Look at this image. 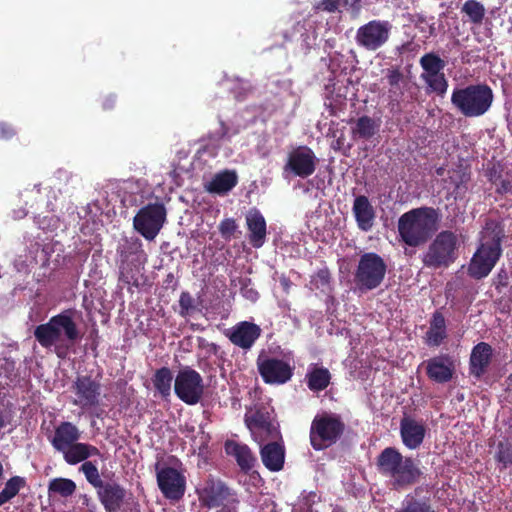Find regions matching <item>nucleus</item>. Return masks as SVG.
Here are the masks:
<instances>
[{"instance_id": "1", "label": "nucleus", "mask_w": 512, "mask_h": 512, "mask_svg": "<svg viewBox=\"0 0 512 512\" xmlns=\"http://www.w3.org/2000/svg\"><path fill=\"white\" fill-rule=\"evenodd\" d=\"M440 220L438 208L423 206L411 209L398 219L400 239L410 247L424 245L438 230Z\"/></svg>"}, {"instance_id": "2", "label": "nucleus", "mask_w": 512, "mask_h": 512, "mask_svg": "<svg viewBox=\"0 0 512 512\" xmlns=\"http://www.w3.org/2000/svg\"><path fill=\"white\" fill-rule=\"evenodd\" d=\"M376 469L390 480L396 491L405 490L418 483L423 472L411 457H405L395 447H386L376 458Z\"/></svg>"}, {"instance_id": "3", "label": "nucleus", "mask_w": 512, "mask_h": 512, "mask_svg": "<svg viewBox=\"0 0 512 512\" xmlns=\"http://www.w3.org/2000/svg\"><path fill=\"white\" fill-rule=\"evenodd\" d=\"M62 333L71 345H74L80 338L79 329L74 321V311L71 309L52 316L47 323L40 324L34 329V337L38 343L47 349L55 346L56 355L64 359L69 346L57 344L62 339Z\"/></svg>"}, {"instance_id": "4", "label": "nucleus", "mask_w": 512, "mask_h": 512, "mask_svg": "<svg viewBox=\"0 0 512 512\" xmlns=\"http://www.w3.org/2000/svg\"><path fill=\"white\" fill-rule=\"evenodd\" d=\"M346 424L343 417L334 412L323 411L315 415L309 431L310 445L315 451L335 445L344 435Z\"/></svg>"}, {"instance_id": "5", "label": "nucleus", "mask_w": 512, "mask_h": 512, "mask_svg": "<svg viewBox=\"0 0 512 512\" xmlns=\"http://www.w3.org/2000/svg\"><path fill=\"white\" fill-rule=\"evenodd\" d=\"M501 241V231L485 232L483 242L468 265L467 273L471 278L481 280L490 274L502 254Z\"/></svg>"}, {"instance_id": "6", "label": "nucleus", "mask_w": 512, "mask_h": 512, "mask_svg": "<svg viewBox=\"0 0 512 512\" xmlns=\"http://www.w3.org/2000/svg\"><path fill=\"white\" fill-rule=\"evenodd\" d=\"M196 492L203 507L219 508L216 512H239L237 492L220 479L209 476Z\"/></svg>"}, {"instance_id": "7", "label": "nucleus", "mask_w": 512, "mask_h": 512, "mask_svg": "<svg viewBox=\"0 0 512 512\" xmlns=\"http://www.w3.org/2000/svg\"><path fill=\"white\" fill-rule=\"evenodd\" d=\"M493 101L492 89L486 84L454 89L451 102L465 117L485 114Z\"/></svg>"}, {"instance_id": "8", "label": "nucleus", "mask_w": 512, "mask_h": 512, "mask_svg": "<svg viewBox=\"0 0 512 512\" xmlns=\"http://www.w3.org/2000/svg\"><path fill=\"white\" fill-rule=\"evenodd\" d=\"M458 236L451 230H443L429 244L422 255V263L431 269L447 268L458 258Z\"/></svg>"}, {"instance_id": "9", "label": "nucleus", "mask_w": 512, "mask_h": 512, "mask_svg": "<svg viewBox=\"0 0 512 512\" xmlns=\"http://www.w3.org/2000/svg\"><path fill=\"white\" fill-rule=\"evenodd\" d=\"M387 273L385 260L375 252H365L358 260L353 273L355 288L361 293L377 289Z\"/></svg>"}, {"instance_id": "10", "label": "nucleus", "mask_w": 512, "mask_h": 512, "mask_svg": "<svg viewBox=\"0 0 512 512\" xmlns=\"http://www.w3.org/2000/svg\"><path fill=\"white\" fill-rule=\"evenodd\" d=\"M166 219V209L161 203H149L142 207L133 219V226L145 239L153 240Z\"/></svg>"}, {"instance_id": "11", "label": "nucleus", "mask_w": 512, "mask_h": 512, "mask_svg": "<svg viewBox=\"0 0 512 512\" xmlns=\"http://www.w3.org/2000/svg\"><path fill=\"white\" fill-rule=\"evenodd\" d=\"M244 420L254 440L259 444L268 440H281L278 424L272 421L271 413L265 407L246 413Z\"/></svg>"}, {"instance_id": "12", "label": "nucleus", "mask_w": 512, "mask_h": 512, "mask_svg": "<svg viewBox=\"0 0 512 512\" xmlns=\"http://www.w3.org/2000/svg\"><path fill=\"white\" fill-rule=\"evenodd\" d=\"M174 392L184 403L197 404L204 393L202 376L190 367L181 369L175 378Z\"/></svg>"}, {"instance_id": "13", "label": "nucleus", "mask_w": 512, "mask_h": 512, "mask_svg": "<svg viewBox=\"0 0 512 512\" xmlns=\"http://www.w3.org/2000/svg\"><path fill=\"white\" fill-rule=\"evenodd\" d=\"M391 29L389 21L371 20L357 29L355 41L367 51H376L387 43Z\"/></svg>"}, {"instance_id": "14", "label": "nucleus", "mask_w": 512, "mask_h": 512, "mask_svg": "<svg viewBox=\"0 0 512 512\" xmlns=\"http://www.w3.org/2000/svg\"><path fill=\"white\" fill-rule=\"evenodd\" d=\"M258 372L266 384H285L293 376V367L286 361L270 357L264 352L256 360Z\"/></svg>"}, {"instance_id": "15", "label": "nucleus", "mask_w": 512, "mask_h": 512, "mask_svg": "<svg viewBox=\"0 0 512 512\" xmlns=\"http://www.w3.org/2000/svg\"><path fill=\"white\" fill-rule=\"evenodd\" d=\"M72 403L81 409H91L100 404L101 383L89 375H78L71 385Z\"/></svg>"}, {"instance_id": "16", "label": "nucleus", "mask_w": 512, "mask_h": 512, "mask_svg": "<svg viewBox=\"0 0 512 512\" xmlns=\"http://www.w3.org/2000/svg\"><path fill=\"white\" fill-rule=\"evenodd\" d=\"M156 479L159 490L166 499L179 501L186 491V477L176 468L160 467L156 464Z\"/></svg>"}, {"instance_id": "17", "label": "nucleus", "mask_w": 512, "mask_h": 512, "mask_svg": "<svg viewBox=\"0 0 512 512\" xmlns=\"http://www.w3.org/2000/svg\"><path fill=\"white\" fill-rule=\"evenodd\" d=\"M317 161L318 159L310 147L298 146L288 153L284 171L304 179L315 172Z\"/></svg>"}, {"instance_id": "18", "label": "nucleus", "mask_w": 512, "mask_h": 512, "mask_svg": "<svg viewBox=\"0 0 512 512\" xmlns=\"http://www.w3.org/2000/svg\"><path fill=\"white\" fill-rule=\"evenodd\" d=\"M261 333L262 330L259 325L249 321H241L234 325L226 333V336L235 346L243 350H249L260 338Z\"/></svg>"}, {"instance_id": "19", "label": "nucleus", "mask_w": 512, "mask_h": 512, "mask_svg": "<svg viewBox=\"0 0 512 512\" xmlns=\"http://www.w3.org/2000/svg\"><path fill=\"white\" fill-rule=\"evenodd\" d=\"M455 366L452 357L448 354H440L426 361V374L436 383L449 382L454 374Z\"/></svg>"}, {"instance_id": "20", "label": "nucleus", "mask_w": 512, "mask_h": 512, "mask_svg": "<svg viewBox=\"0 0 512 512\" xmlns=\"http://www.w3.org/2000/svg\"><path fill=\"white\" fill-rule=\"evenodd\" d=\"M426 435V427L423 421H418L411 416L404 415L400 421V436L403 444L411 450L421 446Z\"/></svg>"}, {"instance_id": "21", "label": "nucleus", "mask_w": 512, "mask_h": 512, "mask_svg": "<svg viewBox=\"0 0 512 512\" xmlns=\"http://www.w3.org/2000/svg\"><path fill=\"white\" fill-rule=\"evenodd\" d=\"M260 444V457L263 465L271 472L283 469L285 463V446L283 440H268Z\"/></svg>"}, {"instance_id": "22", "label": "nucleus", "mask_w": 512, "mask_h": 512, "mask_svg": "<svg viewBox=\"0 0 512 512\" xmlns=\"http://www.w3.org/2000/svg\"><path fill=\"white\" fill-rule=\"evenodd\" d=\"M493 349L486 342L476 344L470 354L469 372L472 376L480 379L486 372L492 361Z\"/></svg>"}, {"instance_id": "23", "label": "nucleus", "mask_w": 512, "mask_h": 512, "mask_svg": "<svg viewBox=\"0 0 512 512\" xmlns=\"http://www.w3.org/2000/svg\"><path fill=\"white\" fill-rule=\"evenodd\" d=\"M97 495L106 512H118L124 503L126 491L120 484L111 482L97 489Z\"/></svg>"}, {"instance_id": "24", "label": "nucleus", "mask_w": 512, "mask_h": 512, "mask_svg": "<svg viewBox=\"0 0 512 512\" xmlns=\"http://www.w3.org/2000/svg\"><path fill=\"white\" fill-rule=\"evenodd\" d=\"M246 225L249 231V242L254 248L264 245L267 225L264 216L257 209L250 210L246 215Z\"/></svg>"}, {"instance_id": "25", "label": "nucleus", "mask_w": 512, "mask_h": 512, "mask_svg": "<svg viewBox=\"0 0 512 512\" xmlns=\"http://www.w3.org/2000/svg\"><path fill=\"white\" fill-rule=\"evenodd\" d=\"M352 212L360 230L368 232L374 225L375 210L365 195H359L354 199Z\"/></svg>"}, {"instance_id": "26", "label": "nucleus", "mask_w": 512, "mask_h": 512, "mask_svg": "<svg viewBox=\"0 0 512 512\" xmlns=\"http://www.w3.org/2000/svg\"><path fill=\"white\" fill-rule=\"evenodd\" d=\"M81 433L76 425L71 422H61L54 431V436L50 440L53 448L58 452H64V449L77 442Z\"/></svg>"}, {"instance_id": "27", "label": "nucleus", "mask_w": 512, "mask_h": 512, "mask_svg": "<svg viewBox=\"0 0 512 512\" xmlns=\"http://www.w3.org/2000/svg\"><path fill=\"white\" fill-rule=\"evenodd\" d=\"M238 183V176L234 170H223L216 173L205 185V190L211 194L224 196Z\"/></svg>"}, {"instance_id": "28", "label": "nucleus", "mask_w": 512, "mask_h": 512, "mask_svg": "<svg viewBox=\"0 0 512 512\" xmlns=\"http://www.w3.org/2000/svg\"><path fill=\"white\" fill-rule=\"evenodd\" d=\"M225 450L227 454L235 458L241 471L246 474L254 468L257 462V458L246 444L229 441L225 445Z\"/></svg>"}, {"instance_id": "29", "label": "nucleus", "mask_w": 512, "mask_h": 512, "mask_svg": "<svg viewBox=\"0 0 512 512\" xmlns=\"http://www.w3.org/2000/svg\"><path fill=\"white\" fill-rule=\"evenodd\" d=\"M429 328L425 334V343L429 347H438L447 338V326L444 315L436 310L430 319Z\"/></svg>"}, {"instance_id": "30", "label": "nucleus", "mask_w": 512, "mask_h": 512, "mask_svg": "<svg viewBox=\"0 0 512 512\" xmlns=\"http://www.w3.org/2000/svg\"><path fill=\"white\" fill-rule=\"evenodd\" d=\"M63 458L69 465H76L92 456H100V450L91 444L75 442L64 449Z\"/></svg>"}, {"instance_id": "31", "label": "nucleus", "mask_w": 512, "mask_h": 512, "mask_svg": "<svg viewBox=\"0 0 512 512\" xmlns=\"http://www.w3.org/2000/svg\"><path fill=\"white\" fill-rule=\"evenodd\" d=\"M422 491V487H416L412 494L405 496L394 512H436L429 497H418Z\"/></svg>"}, {"instance_id": "32", "label": "nucleus", "mask_w": 512, "mask_h": 512, "mask_svg": "<svg viewBox=\"0 0 512 512\" xmlns=\"http://www.w3.org/2000/svg\"><path fill=\"white\" fill-rule=\"evenodd\" d=\"M305 381L310 391L320 392L330 385L331 373L323 366L311 364L305 375Z\"/></svg>"}, {"instance_id": "33", "label": "nucleus", "mask_w": 512, "mask_h": 512, "mask_svg": "<svg viewBox=\"0 0 512 512\" xmlns=\"http://www.w3.org/2000/svg\"><path fill=\"white\" fill-rule=\"evenodd\" d=\"M381 120L372 118L368 115L359 117L355 125L352 127L351 132L354 139L370 140L373 138L380 129Z\"/></svg>"}, {"instance_id": "34", "label": "nucleus", "mask_w": 512, "mask_h": 512, "mask_svg": "<svg viewBox=\"0 0 512 512\" xmlns=\"http://www.w3.org/2000/svg\"><path fill=\"white\" fill-rule=\"evenodd\" d=\"M172 381L173 374L168 367L157 369L152 378L154 388L163 398L170 396Z\"/></svg>"}, {"instance_id": "35", "label": "nucleus", "mask_w": 512, "mask_h": 512, "mask_svg": "<svg viewBox=\"0 0 512 512\" xmlns=\"http://www.w3.org/2000/svg\"><path fill=\"white\" fill-rule=\"evenodd\" d=\"M142 242L137 237H130L123 239L122 243L117 248V253L121 262H130L133 256L142 253Z\"/></svg>"}, {"instance_id": "36", "label": "nucleus", "mask_w": 512, "mask_h": 512, "mask_svg": "<svg viewBox=\"0 0 512 512\" xmlns=\"http://www.w3.org/2000/svg\"><path fill=\"white\" fill-rule=\"evenodd\" d=\"M461 12L468 17V21L474 25H481L486 15V9L484 5L477 0H467L462 8Z\"/></svg>"}, {"instance_id": "37", "label": "nucleus", "mask_w": 512, "mask_h": 512, "mask_svg": "<svg viewBox=\"0 0 512 512\" xmlns=\"http://www.w3.org/2000/svg\"><path fill=\"white\" fill-rule=\"evenodd\" d=\"M49 494H57L61 497H69L76 491V484L68 478H54L49 482Z\"/></svg>"}, {"instance_id": "38", "label": "nucleus", "mask_w": 512, "mask_h": 512, "mask_svg": "<svg viewBox=\"0 0 512 512\" xmlns=\"http://www.w3.org/2000/svg\"><path fill=\"white\" fill-rule=\"evenodd\" d=\"M419 62L426 75L442 73L446 66V62L433 52L424 54Z\"/></svg>"}, {"instance_id": "39", "label": "nucleus", "mask_w": 512, "mask_h": 512, "mask_svg": "<svg viewBox=\"0 0 512 512\" xmlns=\"http://www.w3.org/2000/svg\"><path fill=\"white\" fill-rule=\"evenodd\" d=\"M494 459L502 465L501 470L512 465V444L507 439L498 442Z\"/></svg>"}, {"instance_id": "40", "label": "nucleus", "mask_w": 512, "mask_h": 512, "mask_svg": "<svg viewBox=\"0 0 512 512\" xmlns=\"http://www.w3.org/2000/svg\"><path fill=\"white\" fill-rule=\"evenodd\" d=\"M331 273L327 267L319 269L311 277V285L322 292H329L331 290Z\"/></svg>"}, {"instance_id": "41", "label": "nucleus", "mask_w": 512, "mask_h": 512, "mask_svg": "<svg viewBox=\"0 0 512 512\" xmlns=\"http://www.w3.org/2000/svg\"><path fill=\"white\" fill-rule=\"evenodd\" d=\"M80 471L83 472L85 478L89 484H91L94 488L99 489L102 488L104 482L102 481L98 468L91 461H85L81 467Z\"/></svg>"}, {"instance_id": "42", "label": "nucleus", "mask_w": 512, "mask_h": 512, "mask_svg": "<svg viewBox=\"0 0 512 512\" xmlns=\"http://www.w3.org/2000/svg\"><path fill=\"white\" fill-rule=\"evenodd\" d=\"M423 78L433 92H436L438 95L446 93L448 82L443 72L436 75H423Z\"/></svg>"}, {"instance_id": "43", "label": "nucleus", "mask_w": 512, "mask_h": 512, "mask_svg": "<svg viewBox=\"0 0 512 512\" xmlns=\"http://www.w3.org/2000/svg\"><path fill=\"white\" fill-rule=\"evenodd\" d=\"M410 22L414 24L415 28L420 32L426 34V37H430L434 34L435 23L430 22L426 15L423 13H414L410 15Z\"/></svg>"}, {"instance_id": "44", "label": "nucleus", "mask_w": 512, "mask_h": 512, "mask_svg": "<svg viewBox=\"0 0 512 512\" xmlns=\"http://www.w3.org/2000/svg\"><path fill=\"white\" fill-rule=\"evenodd\" d=\"M27 485L26 479L21 476H13L9 478L4 486L2 492L5 494L7 499L10 501L18 495L19 491L25 488Z\"/></svg>"}, {"instance_id": "45", "label": "nucleus", "mask_w": 512, "mask_h": 512, "mask_svg": "<svg viewBox=\"0 0 512 512\" xmlns=\"http://www.w3.org/2000/svg\"><path fill=\"white\" fill-rule=\"evenodd\" d=\"M138 270L132 268L130 262H121L119 265V281L126 285H138Z\"/></svg>"}, {"instance_id": "46", "label": "nucleus", "mask_w": 512, "mask_h": 512, "mask_svg": "<svg viewBox=\"0 0 512 512\" xmlns=\"http://www.w3.org/2000/svg\"><path fill=\"white\" fill-rule=\"evenodd\" d=\"M179 306H180L179 314L182 317L191 315L196 309L195 300L191 296V294L187 291H183L180 294Z\"/></svg>"}, {"instance_id": "47", "label": "nucleus", "mask_w": 512, "mask_h": 512, "mask_svg": "<svg viewBox=\"0 0 512 512\" xmlns=\"http://www.w3.org/2000/svg\"><path fill=\"white\" fill-rule=\"evenodd\" d=\"M238 228V225L233 218H225L223 219L218 226L219 233L221 237L226 240L230 241L236 232Z\"/></svg>"}, {"instance_id": "48", "label": "nucleus", "mask_w": 512, "mask_h": 512, "mask_svg": "<svg viewBox=\"0 0 512 512\" xmlns=\"http://www.w3.org/2000/svg\"><path fill=\"white\" fill-rule=\"evenodd\" d=\"M340 3L341 0H321L315 5V9L317 11L334 13L338 9Z\"/></svg>"}, {"instance_id": "49", "label": "nucleus", "mask_w": 512, "mask_h": 512, "mask_svg": "<svg viewBox=\"0 0 512 512\" xmlns=\"http://www.w3.org/2000/svg\"><path fill=\"white\" fill-rule=\"evenodd\" d=\"M343 6L353 18H357L362 8V0H341Z\"/></svg>"}, {"instance_id": "50", "label": "nucleus", "mask_w": 512, "mask_h": 512, "mask_svg": "<svg viewBox=\"0 0 512 512\" xmlns=\"http://www.w3.org/2000/svg\"><path fill=\"white\" fill-rule=\"evenodd\" d=\"M386 77L391 87H397L403 79V74L398 68H393L387 70Z\"/></svg>"}, {"instance_id": "51", "label": "nucleus", "mask_w": 512, "mask_h": 512, "mask_svg": "<svg viewBox=\"0 0 512 512\" xmlns=\"http://www.w3.org/2000/svg\"><path fill=\"white\" fill-rule=\"evenodd\" d=\"M494 285L496 289L506 287L508 285V274L505 270H500L494 278Z\"/></svg>"}, {"instance_id": "52", "label": "nucleus", "mask_w": 512, "mask_h": 512, "mask_svg": "<svg viewBox=\"0 0 512 512\" xmlns=\"http://www.w3.org/2000/svg\"><path fill=\"white\" fill-rule=\"evenodd\" d=\"M512 192V180L502 179L496 188V193L505 195Z\"/></svg>"}, {"instance_id": "53", "label": "nucleus", "mask_w": 512, "mask_h": 512, "mask_svg": "<svg viewBox=\"0 0 512 512\" xmlns=\"http://www.w3.org/2000/svg\"><path fill=\"white\" fill-rule=\"evenodd\" d=\"M317 497L316 492L302 494L301 503L307 508V510H311V507L315 503Z\"/></svg>"}, {"instance_id": "54", "label": "nucleus", "mask_w": 512, "mask_h": 512, "mask_svg": "<svg viewBox=\"0 0 512 512\" xmlns=\"http://www.w3.org/2000/svg\"><path fill=\"white\" fill-rule=\"evenodd\" d=\"M15 134L14 129L7 123H0V139H10Z\"/></svg>"}, {"instance_id": "55", "label": "nucleus", "mask_w": 512, "mask_h": 512, "mask_svg": "<svg viewBox=\"0 0 512 512\" xmlns=\"http://www.w3.org/2000/svg\"><path fill=\"white\" fill-rule=\"evenodd\" d=\"M241 292L245 298L252 302H255L259 298V293L257 292V290L253 288H248L247 286H244L241 288Z\"/></svg>"}, {"instance_id": "56", "label": "nucleus", "mask_w": 512, "mask_h": 512, "mask_svg": "<svg viewBox=\"0 0 512 512\" xmlns=\"http://www.w3.org/2000/svg\"><path fill=\"white\" fill-rule=\"evenodd\" d=\"M115 103H116V100H115L114 96H107L102 102V107L104 110H110V109L114 108Z\"/></svg>"}, {"instance_id": "57", "label": "nucleus", "mask_w": 512, "mask_h": 512, "mask_svg": "<svg viewBox=\"0 0 512 512\" xmlns=\"http://www.w3.org/2000/svg\"><path fill=\"white\" fill-rule=\"evenodd\" d=\"M9 502L5 494L1 491L0 492V506L4 505L5 503Z\"/></svg>"}, {"instance_id": "58", "label": "nucleus", "mask_w": 512, "mask_h": 512, "mask_svg": "<svg viewBox=\"0 0 512 512\" xmlns=\"http://www.w3.org/2000/svg\"><path fill=\"white\" fill-rule=\"evenodd\" d=\"M436 173L438 176H442L444 174V168L443 167H440L436 170Z\"/></svg>"}]
</instances>
